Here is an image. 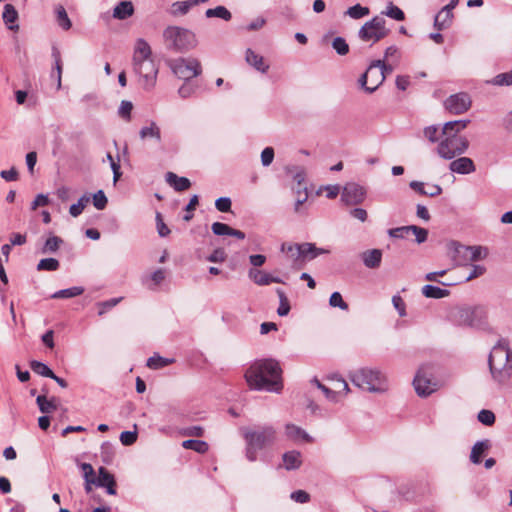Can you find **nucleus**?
Wrapping results in <instances>:
<instances>
[{
	"label": "nucleus",
	"mask_w": 512,
	"mask_h": 512,
	"mask_svg": "<svg viewBox=\"0 0 512 512\" xmlns=\"http://www.w3.org/2000/svg\"><path fill=\"white\" fill-rule=\"evenodd\" d=\"M470 120H454L446 122L442 127V139L437 146V154L445 160H452L464 154L469 148V141L459 135L469 125Z\"/></svg>",
	"instance_id": "obj_1"
},
{
	"label": "nucleus",
	"mask_w": 512,
	"mask_h": 512,
	"mask_svg": "<svg viewBox=\"0 0 512 512\" xmlns=\"http://www.w3.org/2000/svg\"><path fill=\"white\" fill-rule=\"evenodd\" d=\"M349 378L357 387L372 393H384L389 389L387 377L377 369L359 368L350 372Z\"/></svg>",
	"instance_id": "obj_2"
},
{
	"label": "nucleus",
	"mask_w": 512,
	"mask_h": 512,
	"mask_svg": "<svg viewBox=\"0 0 512 512\" xmlns=\"http://www.w3.org/2000/svg\"><path fill=\"white\" fill-rule=\"evenodd\" d=\"M282 389V370L278 362L273 359L258 361V391L280 393Z\"/></svg>",
	"instance_id": "obj_3"
},
{
	"label": "nucleus",
	"mask_w": 512,
	"mask_h": 512,
	"mask_svg": "<svg viewBox=\"0 0 512 512\" xmlns=\"http://www.w3.org/2000/svg\"><path fill=\"white\" fill-rule=\"evenodd\" d=\"M163 38L167 47L179 52L188 51L197 45L196 35L179 26H168L163 31Z\"/></svg>",
	"instance_id": "obj_4"
},
{
	"label": "nucleus",
	"mask_w": 512,
	"mask_h": 512,
	"mask_svg": "<svg viewBox=\"0 0 512 512\" xmlns=\"http://www.w3.org/2000/svg\"><path fill=\"white\" fill-rule=\"evenodd\" d=\"M491 373L499 381L509 378L512 371V358L510 350L504 345L493 347L489 355Z\"/></svg>",
	"instance_id": "obj_5"
},
{
	"label": "nucleus",
	"mask_w": 512,
	"mask_h": 512,
	"mask_svg": "<svg viewBox=\"0 0 512 512\" xmlns=\"http://www.w3.org/2000/svg\"><path fill=\"white\" fill-rule=\"evenodd\" d=\"M388 32L385 19L376 16L360 28L358 36L362 41L376 43L386 37Z\"/></svg>",
	"instance_id": "obj_6"
},
{
	"label": "nucleus",
	"mask_w": 512,
	"mask_h": 512,
	"mask_svg": "<svg viewBox=\"0 0 512 512\" xmlns=\"http://www.w3.org/2000/svg\"><path fill=\"white\" fill-rule=\"evenodd\" d=\"M173 73L180 79L189 80L201 74L202 68L196 58H178L169 63Z\"/></svg>",
	"instance_id": "obj_7"
},
{
	"label": "nucleus",
	"mask_w": 512,
	"mask_h": 512,
	"mask_svg": "<svg viewBox=\"0 0 512 512\" xmlns=\"http://www.w3.org/2000/svg\"><path fill=\"white\" fill-rule=\"evenodd\" d=\"M380 62H372L366 72L359 79V84L368 93H372L385 80L384 72L379 69Z\"/></svg>",
	"instance_id": "obj_8"
},
{
	"label": "nucleus",
	"mask_w": 512,
	"mask_h": 512,
	"mask_svg": "<svg viewBox=\"0 0 512 512\" xmlns=\"http://www.w3.org/2000/svg\"><path fill=\"white\" fill-rule=\"evenodd\" d=\"M133 68L140 76L142 85L145 88L150 89L155 85L158 68L153 59L134 62Z\"/></svg>",
	"instance_id": "obj_9"
},
{
	"label": "nucleus",
	"mask_w": 512,
	"mask_h": 512,
	"mask_svg": "<svg viewBox=\"0 0 512 512\" xmlns=\"http://www.w3.org/2000/svg\"><path fill=\"white\" fill-rule=\"evenodd\" d=\"M443 105L444 108L451 114L460 115L470 109L472 100L469 94L465 92H459L446 98Z\"/></svg>",
	"instance_id": "obj_10"
},
{
	"label": "nucleus",
	"mask_w": 512,
	"mask_h": 512,
	"mask_svg": "<svg viewBox=\"0 0 512 512\" xmlns=\"http://www.w3.org/2000/svg\"><path fill=\"white\" fill-rule=\"evenodd\" d=\"M413 386L418 396L427 397L438 390L437 382L433 381L426 369L420 368L416 373Z\"/></svg>",
	"instance_id": "obj_11"
},
{
	"label": "nucleus",
	"mask_w": 512,
	"mask_h": 512,
	"mask_svg": "<svg viewBox=\"0 0 512 512\" xmlns=\"http://www.w3.org/2000/svg\"><path fill=\"white\" fill-rule=\"evenodd\" d=\"M366 197V190L356 183H347L341 193V201L346 205L362 203Z\"/></svg>",
	"instance_id": "obj_12"
},
{
	"label": "nucleus",
	"mask_w": 512,
	"mask_h": 512,
	"mask_svg": "<svg viewBox=\"0 0 512 512\" xmlns=\"http://www.w3.org/2000/svg\"><path fill=\"white\" fill-rule=\"evenodd\" d=\"M328 381L330 383V386H328L330 390L328 394L329 401L338 402L349 393L348 383L343 378L333 375L328 377Z\"/></svg>",
	"instance_id": "obj_13"
},
{
	"label": "nucleus",
	"mask_w": 512,
	"mask_h": 512,
	"mask_svg": "<svg viewBox=\"0 0 512 512\" xmlns=\"http://www.w3.org/2000/svg\"><path fill=\"white\" fill-rule=\"evenodd\" d=\"M449 169L453 173L466 175L475 172L476 167L471 158L459 157L450 163Z\"/></svg>",
	"instance_id": "obj_14"
},
{
	"label": "nucleus",
	"mask_w": 512,
	"mask_h": 512,
	"mask_svg": "<svg viewBox=\"0 0 512 512\" xmlns=\"http://www.w3.org/2000/svg\"><path fill=\"white\" fill-rule=\"evenodd\" d=\"M95 485L106 488L107 493L110 495L116 494V483L114 476L110 474L104 467L99 468L98 477L95 479Z\"/></svg>",
	"instance_id": "obj_15"
},
{
	"label": "nucleus",
	"mask_w": 512,
	"mask_h": 512,
	"mask_svg": "<svg viewBox=\"0 0 512 512\" xmlns=\"http://www.w3.org/2000/svg\"><path fill=\"white\" fill-rule=\"evenodd\" d=\"M152 51L148 42L142 38H139L135 42L134 52H133V63L138 61L150 60L152 59Z\"/></svg>",
	"instance_id": "obj_16"
},
{
	"label": "nucleus",
	"mask_w": 512,
	"mask_h": 512,
	"mask_svg": "<svg viewBox=\"0 0 512 512\" xmlns=\"http://www.w3.org/2000/svg\"><path fill=\"white\" fill-rule=\"evenodd\" d=\"M134 6L131 1H121L113 9V18L125 20L134 14Z\"/></svg>",
	"instance_id": "obj_17"
},
{
	"label": "nucleus",
	"mask_w": 512,
	"mask_h": 512,
	"mask_svg": "<svg viewBox=\"0 0 512 512\" xmlns=\"http://www.w3.org/2000/svg\"><path fill=\"white\" fill-rule=\"evenodd\" d=\"M282 461L286 470H295L302 465V456L300 452L292 450L283 454Z\"/></svg>",
	"instance_id": "obj_18"
},
{
	"label": "nucleus",
	"mask_w": 512,
	"mask_h": 512,
	"mask_svg": "<svg viewBox=\"0 0 512 512\" xmlns=\"http://www.w3.org/2000/svg\"><path fill=\"white\" fill-rule=\"evenodd\" d=\"M459 247H466L465 245L459 244L457 242H452L449 245V249L451 251V257L455 266H465L469 263L467 259L469 254L460 252Z\"/></svg>",
	"instance_id": "obj_19"
},
{
	"label": "nucleus",
	"mask_w": 512,
	"mask_h": 512,
	"mask_svg": "<svg viewBox=\"0 0 512 512\" xmlns=\"http://www.w3.org/2000/svg\"><path fill=\"white\" fill-rule=\"evenodd\" d=\"M460 252L468 253L469 262L485 259L488 256V249L483 246L459 247Z\"/></svg>",
	"instance_id": "obj_20"
},
{
	"label": "nucleus",
	"mask_w": 512,
	"mask_h": 512,
	"mask_svg": "<svg viewBox=\"0 0 512 512\" xmlns=\"http://www.w3.org/2000/svg\"><path fill=\"white\" fill-rule=\"evenodd\" d=\"M166 181L176 191H185L191 186L190 180L188 178L179 177L173 172H168L166 174Z\"/></svg>",
	"instance_id": "obj_21"
},
{
	"label": "nucleus",
	"mask_w": 512,
	"mask_h": 512,
	"mask_svg": "<svg viewBox=\"0 0 512 512\" xmlns=\"http://www.w3.org/2000/svg\"><path fill=\"white\" fill-rule=\"evenodd\" d=\"M453 17V12L443 7L440 10V12L435 16L434 27L438 30L446 29L451 25Z\"/></svg>",
	"instance_id": "obj_22"
},
{
	"label": "nucleus",
	"mask_w": 512,
	"mask_h": 512,
	"mask_svg": "<svg viewBox=\"0 0 512 512\" xmlns=\"http://www.w3.org/2000/svg\"><path fill=\"white\" fill-rule=\"evenodd\" d=\"M286 435L294 441H304L309 443L312 442L313 440L308 433H306L303 429L293 424L286 425Z\"/></svg>",
	"instance_id": "obj_23"
},
{
	"label": "nucleus",
	"mask_w": 512,
	"mask_h": 512,
	"mask_svg": "<svg viewBox=\"0 0 512 512\" xmlns=\"http://www.w3.org/2000/svg\"><path fill=\"white\" fill-rule=\"evenodd\" d=\"M330 250L325 248H318L313 243H303V260H312L320 255L329 254Z\"/></svg>",
	"instance_id": "obj_24"
},
{
	"label": "nucleus",
	"mask_w": 512,
	"mask_h": 512,
	"mask_svg": "<svg viewBox=\"0 0 512 512\" xmlns=\"http://www.w3.org/2000/svg\"><path fill=\"white\" fill-rule=\"evenodd\" d=\"M292 191L295 194L294 211L302 212V206L308 199L307 186L295 187L292 185Z\"/></svg>",
	"instance_id": "obj_25"
},
{
	"label": "nucleus",
	"mask_w": 512,
	"mask_h": 512,
	"mask_svg": "<svg viewBox=\"0 0 512 512\" xmlns=\"http://www.w3.org/2000/svg\"><path fill=\"white\" fill-rule=\"evenodd\" d=\"M140 138L142 140L146 138H153L157 142L161 141V131L155 122H151L148 126H144L141 128L139 132Z\"/></svg>",
	"instance_id": "obj_26"
},
{
	"label": "nucleus",
	"mask_w": 512,
	"mask_h": 512,
	"mask_svg": "<svg viewBox=\"0 0 512 512\" xmlns=\"http://www.w3.org/2000/svg\"><path fill=\"white\" fill-rule=\"evenodd\" d=\"M449 290L434 285H425L422 287V294L427 298L441 299L449 295Z\"/></svg>",
	"instance_id": "obj_27"
},
{
	"label": "nucleus",
	"mask_w": 512,
	"mask_h": 512,
	"mask_svg": "<svg viewBox=\"0 0 512 512\" xmlns=\"http://www.w3.org/2000/svg\"><path fill=\"white\" fill-rule=\"evenodd\" d=\"M490 447L489 441H479L474 444L470 454V460L474 464H479L481 462V456L487 451Z\"/></svg>",
	"instance_id": "obj_28"
},
{
	"label": "nucleus",
	"mask_w": 512,
	"mask_h": 512,
	"mask_svg": "<svg viewBox=\"0 0 512 512\" xmlns=\"http://www.w3.org/2000/svg\"><path fill=\"white\" fill-rule=\"evenodd\" d=\"M410 187L421 195H427L431 197L440 195L442 193V188L439 185H432L431 191H426L424 183L419 181H412L410 183Z\"/></svg>",
	"instance_id": "obj_29"
},
{
	"label": "nucleus",
	"mask_w": 512,
	"mask_h": 512,
	"mask_svg": "<svg viewBox=\"0 0 512 512\" xmlns=\"http://www.w3.org/2000/svg\"><path fill=\"white\" fill-rule=\"evenodd\" d=\"M382 258V253L378 249H373L364 253L363 262L364 265L368 268H376L380 265Z\"/></svg>",
	"instance_id": "obj_30"
},
{
	"label": "nucleus",
	"mask_w": 512,
	"mask_h": 512,
	"mask_svg": "<svg viewBox=\"0 0 512 512\" xmlns=\"http://www.w3.org/2000/svg\"><path fill=\"white\" fill-rule=\"evenodd\" d=\"M193 3L191 0H186V1H177V2H174L170 9H169V13L174 16V17H177V16H182V15H185L186 13H188V11L193 7Z\"/></svg>",
	"instance_id": "obj_31"
},
{
	"label": "nucleus",
	"mask_w": 512,
	"mask_h": 512,
	"mask_svg": "<svg viewBox=\"0 0 512 512\" xmlns=\"http://www.w3.org/2000/svg\"><path fill=\"white\" fill-rule=\"evenodd\" d=\"M282 251L286 252L294 261L303 260V243L283 244Z\"/></svg>",
	"instance_id": "obj_32"
},
{
	"label": "nucleus",
	"mask_w": 512,
	"mask_h": 512,
	"mask_svg": "<svg viewBox=\"0 0 512 512\" xmlns=\"http://www.w3.org/2000/svg\"><path fill=\"white\" fill-rule=\"evenodd\" d=\"M56 21L57 24L65 31L69 30L72 26L71 20L68 17V14L65 8L62 5H58L55 8Z\"/></svg>",
	"instance_id": "obj_33"
},
{
	"label": "nucleus",
	"mask_w": 512,
	"mask_h": 512,
	"mask_svg": "<svg viewBox=\"0 0 512 512\" xmlns=\"http://www.w3.org/2000/svg\"><path fill=\"white\" fill-rule=\"evenodd\" d=\"M17 18H18V13H17L16 9L14 8V6L11 4H6L4 6V11H3V20L10 30H13L15 28V26L13 24L16 22ZM17 27L18 26L16 25V28Z\"/></svg>",
	"instance_id": "obj_34"
},
{
	"label": "nucleus",
	"mask_w": 512,
	"mask_h": 512,
	"mask_svg": "<svg viewBox=\"0 0 512 512\" xmlns=\"http://www.w3.org/2000/svg\"><path fill=\"white\" fill-rule=\"evenodd\" d=\"M182 447L185 449L193 450L200 454H205L208 451V444L202 440H185L182 442Z\"/></svg>",
	"instance_id": "obj_35"
},
{
	"label": "nucleus",
	"mask_w": 512,
	"mask_h": 512,
	"mask_svg": "<svg viewBox=\"0 0 512 512\" xmlns=\"http://www.w3.org/2000/svg\"><path fill=\"white\" fill-rule=\"evenodd\" d=\"M205 15L207 18L217 17L225 21H229L232 18L230 11L224 6L207 9Z\"/></svg>",
	"instance_id": "obj_36"
},
{
	"label": "nucleus",
	"mask_w": 512,
	"mask_h": 512,
	"mask_svg": "<svg viewBox=\"0 0 512 512\" xmlns=\"http://www.w3.org/2000/svg\"><path fill=\"white\" fill-rule=\"evenodd\" d=\"M84 292L82 287H71L63 290H59L52 295V298H72L81 295Z\"/></svg>",
	"instance_id": "obj_37"
},
{
	"label": "nucleus",
	"mask_w": 512,
	"mask_h": 512,
	"mask_svg": "<svg viewBox=\"0 0 512 512\" xmlns=\"http://www.w3.org/2000/svg\"><path fill=\"white\" fill-rule=\"evenodd\" d=\"M370 10L368 7L361 6L360 4H356L347 9L345 12L352 19H360L367 15H369Z\"/></svg>",
	"instance_id": "obj_38"
},
{
	"label": "nucleus",
	"mask_w": 512,
	"mask_h": 512,
	"mask_svg": "<svg viewBox=\"0 0 512 512\" xmlns=\"http://www.w3.org/2000/svg\"><path fill=\"white\" fill-rule=\"evenodd\" d=\"M36 401L42 413H50L56 409L55 398L48 400L46 396L39 395Z\"/></svg>",
	"instance_id": "obj_39"
},
{
	"label": "nucleus",
	"mask_w": 512,
	"mask_h": 512,
	"mask_svg": "<svg viewBox=\"0 0 512 512\" xmlns=\"http://www.w3.org/2000/svg\"><path fill=\"white\" fill-rule=\"evenodd\" d=\"M62 239L58 236H50L45 241L42 252L43 253H53L56 252L60 245L62 244Z\"/></svg>",
	"instance_id": "obj_40"
},
{
	"label": "nucleus",
	"mask_w": 512,
	"mask_h": 512,
	"mask_svg": "<svg viewBox=\"0 0 512 512\" xmlns=\"http://www.w3.org/2000/svg\"><path fill=\"white\" fill-rule=\"evenodd\" d=\"M30 367L38 375L44 376V377H51L53 376V371L45 364L40 361H32L30 363Z\"/></svg>",
	"instance_id": "obj_41"
},
{
	"label": "nucleus",
	"mask_w": 512,
	"mask_h": 512,
	"mask_svg": "<svg viewBox=\"0 0 512 512\" xmlns=\"http://www.w3.org/2000/svg\"><path fill=\"white\" fill-rule=\"evenodd\" d=\"M59 268V261L55 258L41 259L37 264L39 271H56Z\"/></svg>",
	"instance_id": "obj_42"
},
{
	"label": "nucleus",
	"mask_w": 512,
	"mask_h": 512,
	"mask_svg": "<svg viewBox=\"0 0 512 512\" xmlns=\"http://www.w3.org/2000/svg\"><path fill=\"white\" fill-rule=\"evenodd\" d=\"M173 362L172 359L163 358L159 355H155L150 357L147 360V366L151 369H160L163 368Z\"/></svg>",
	"instance_id": "obj_43"
},
{
	"label": "nucleus",
	"mask_w": 512,
	"mask_h": 512,
	"mask_svg": "<svg viewBox=\"0 0 512 512\" xmlns=\"http://www.w3.org/2000/svg\"><path fill=\"white\" fill-rule=\"evenodd\" d=\"M90 201V197L87 196V195H83L77 203L75 204H72L70 206V209H69V213L71 214V216L73 217H77L79 216L84 208L86 207L87 203Z\"/></svg>",
	"instance_id": "obj_44"
},
{
	"label": "nucleus",
	"mask_w": 512,
	"mask_h": 512,
	"mask_svg": "<svg viewBox=\"0 0 512 512\" xmlns=\"http://www.w3.org/2000/svg\"><path fill=\"white\" fill-rule=\"evenodd\" d=\"M275 438V432L272 428L266 427L258 434V448L271 443Z\"/></svg>",
	"instance_id": "obj_45"
},
{
	"label": "nucleus",
	"mask_w": 512,
	"mask_h": 512,
	"mask_svg": "<svg viewBox=\"0 0 512 512\" xmlns=\"http://www.w3.org/2000/svg\"><path fill=\"white\" fill-rule=\"evenodd\" d=\"M278 296H279V307L277 309V313L279 316H286L290 311V304L289 301L285 295V293L281 290H277Z\"/></svg>",
	"instance_id": "obj_46"
},
{
	"label": "nucleus",
	"mask_w": 512,
	"mask_h": 512,
	"mask_svg": "<svg viewBox=\"0 0 512 512\" xmlns=\"http://www.w3.org/2000/svg\"><path fill=\"white\" fill-rule=\"evenodd\" d=\"M490 83L496 86L512 85V70L509 72L498 74L490 81Z\"/></svg>",
	"instance_id": "obj_47"
},
{
	"label": "nucleus",
	"mask_w": 512,
	"mask_h": 512,
	"mask_svg": "<svg viewBox=\"0 0 512 512\" xmlns=\"http://www.w3.org/2000/svg\"><path fill=\"white\" fill-rule=\"evenodd\" d=\"M329 305L341 310H348V304L343 300L339 292H333L329 298Z\"/></svg>",
	"instance_id": "obj_48"
},
{
	"label": "nucleus",
	"mask_w": 512,
	"mask_h": 512,
	"mask_svg": "<svg viewBox=\"0 0 512 512\" xmlns=\"http://www.w3.org/2000/svg\"><path fill=\"white\" fill-rule=\"evenodd\" d=\"M477 419L483 425L491 426L495 423V414L491 410L483 409L478 413Z\"/></svg>",
	"instance_id": "obj_49"
},
{
	"label": "nucleus",
	"mask_w": 512,
	"mask_h": 512,
	"mask_svg": "<svg viewBox=\"0 0 512 512\" xmlns=\"http://www.w3.org/2000/svg\"><path fill=\"white\" fill-rule=\"evenodd\" d=\"M291 173H292V180H293L292 185H294L295 187L306 186V183H305L306 173L302 168H295V169L291 170Z\"/></svg>",
	"instance_id": "obj_50"
},
{
	"label": "nucleus",
	"mask_w": 512,
	"mask_h": 512,
	"mask_svg": "<svg viewBox=\"0 0 512 512\" xmlns=\"http://www.w3.org/2000/svg\"><path fill=\"white\" fill-rule=\"evenodd\" d=\"M384 14L397 21H402L405 18L404 12L399 7L393 5L392 3L387 6V9L384 12Z\"/></svg>",
	"instance_id": "obj_51"
},
{
	"label": "nucleus",
	"mask_w": 512,
	"mask_h": 512,
	"mask_svg": "<svg viewBox=\"0 0 512 512\" xmlns=\"http://www.w3.org/2000/svg\"><path fill=\"white\" fill-rule=\"evenodd\" d=\"M281 279L278 276H274L267 272L258 271V285H269L271 283H281Z\"/></svg>",
	"instance_id": "obj_52"
},
{
	"label": "nucleus",
	"mask_w": 512,
	"mask_h": 512,
	"mask_svg": "<svg viewBox=\"0 0 512 512\" xmlns=\"http://www.w3.org/2000/svg\"><path fill=\"white\" fill-rule=\"evenodd\" d=\"M52 56L55 62V69L57 72V87L58 89L61 87V76H62V62H61V54L60 51L56 48L53 49Z\"/></svg>",
	"instance_id": "obj_53"
},
{
	"label": "nucleus",
	"mask_w": 512,
	"mask_h": 512,
	"mask_svg": "<svg viewBox=\"0 0 512 512\" xmlns=\"http://www.w3.org/2000/svg\"><path fill=\"white\" fill-rule=\"evenodd\" d=\"M332 47L339 55H346L349 52V46L345 39L342 37H336L332 42Z\"/></svg>",
	"instance_id": "obj_54"
},
{
	"label": "nucleus",
	"mask_w": 512,
	"mask_h": 512,
	"mask_svg": "<svg viewBox=\"0 0 512 512\" xmlns=\"http://www.w3.org/2000/svg\"><path fill=\"white\" fill-rule=\"evenodd\" d=\"M133 109V104L130 101L123 100L118 109V114L120 117L129 121L131 119V112Z\"/></svg>",
	"instance_id": "obj_55"
},
{
	"label": "nucleus",
	"mask_w": 512,
	"mask_h": 512,
	"mask_svg": "<svg viewBox=\"0 0 512 512\" xmlns=\"http://www.w3.org/2000/svg\"><path fill=\"white\" fill-rule=\"evenodd\" d=\"M410 233L415 235V239L418 244L425 242L428 237L427 229L415 225H410Z\"/></svg>",
	"instance_id": "obj_56"
},
{
	"label": "nucleus",
	"mask_w": 512,
	"mask_h": 512,
	"mask_svg": "<svg viewBox=\"0 0 512 512\" xmlns=\"http://www.w3.org/2000/svg\"><path fill=\"white\" fill-rule=\"evenodd\" d=\"M212 232L218 236H230L232 228L221 222H214L211 226Z\"/></svg>",
	"instance_id": "obj_57"
},
{
	"label": "nucleus",
	"mask_w": 512,
	"mask_h": 512,
	"mask_svg": "<svg viewBox=\"0 0 512 512\" xmlns=\"http://www.w3.org/2000/svg\"><path fill=\"white\" fill-rule=\"evenodd\" d=\"M385 61L393 62L394 64H398L400 60V54L398 48L396 46H389L384 53Z\"/></svg>",
	"instance_id": "obj_58"
},
{
	"label": "nucleus",
	"mask_w": 512,
	"mask_h": 512,
	"mask_svg": "<svg viewBox=\"0 0 512 512\" xmlns=\"http://www.w3.org/2000/svg\"><path fill=\"white\" fill-rule=\"evenodd\" d=\"M423 134L431 143H435L439 140V128L436 125L425 127Z\"/></svg>",
	"instance_id": "obj_59"
},
{
	"label": "nucleus",
	"mask_w": 512,
	"mask_h": 512,
	"mask_svg": "<svg viewBox=\"0 0 512 512\" xmlns=\"http://www.w3.org/2000/svg\"><path fill=\"white\" fill-rule=\"evenodd\" d=\"M245 436V439H246V442H247V457L250 459V460H254L255 459V448H254V438H255V434L254 432H246L244 434Z\"/></svg>",
	"instance_id": "obj_60"
},
{
	"label": "nucleus",
	"mask_w": 512,
	"mask_h": 512,
	"mask_svg": "<svg viewBox=\"0 0 512 512\" xmlns=\"http://www.w3.org/2000/svg\"><path fill=\"white\" fill-rule=\"evenodd\" d=\"M107 197L102 190L97 191L93 195V205L98 210H103L107 205Z\"/></svg>",
	"instance_id": "obj_61"
},
{
	"label": "nucleus",
	"mask_w": 512,
	"mask_h": 512,
	"mask_svg": "<svg viewBox=\"0 0 512 512\" xmlns=\"http://www.w3.org/2000/svg\"><path fill=\"white\" fill-rule=\"evenodd\" d=\"M409 233L410 226L397 227L388 230L389 236L397 239L405 238L409 235Z\"/></svg>",
	"instance_id": "obj_62"
},
{
	"label": "nucleus",
	"mask_w": 512,
	"mask_h": 512,
	"mask_svg": "<svg viewBox=\"0 0 512 512\" xmlns=\"http://www.w3.org/2000/svg\"><path fill=\"white\" fill-rule=\"evenodd\" d=\"M156 227L159 236L166 237L170 234V229L164 223L161 213H156Z\"/></svg>",
	"instance_id": "obj_63"
},
{
	"label": "nucleus",
	"mask_w": 512,
	"mask_h": 512,
	"mask_svg": "<svg viewBox=\"0 0 512 512\" xmlns=\"http://www.w3.org/2000/svg\"><path fill=\"white\" fill-rule=\"evenodd\" d=\"M137 432L136 431H124L120 435V441L123 445L129 446L136 442Z\"/></svg>",
	"instance_id": "obj_64"
}]
</instances>
